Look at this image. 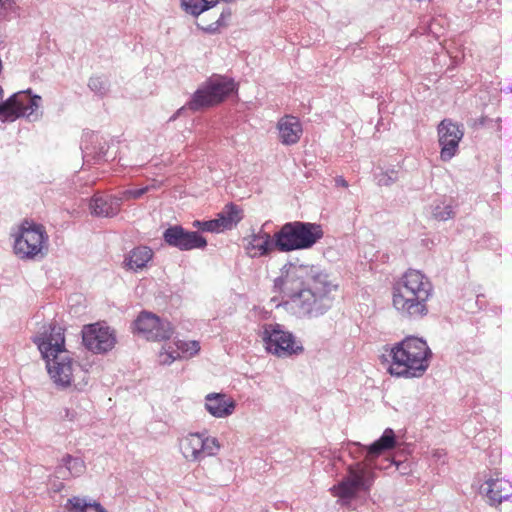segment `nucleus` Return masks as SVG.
<instances>
[{
    "label": "nucleus",
    "instance_id": "1",
    "mask_svg": "<svg viewBox=\"0 0 512 512\" xmlns=\"http://www.w3.org/2000/svg\"><path fill=\"white\" fill-rule=\"evenodd\" d=\"M337 288L318 266L303 264L299 258L286 262L273 284L283 307L298 318L308 319L318 318L332 307L331 292Z\"/></svg>",
    "mask_w": 512,
    "mask_h": 512
},
{
    "label": "nucleus",
    "instance_id": "2",
    "mask_svg": "<svg viewBox=\"0 0 512 512\" xmlns=\"http://www.w3.org/2000/svg\"><path fill=\"white\" fill-rule=\"evenodd\" d=\"M433 295V285L421 271L407 270L393 285L392 303L404 318L421 319L428 312V300Z\"/></svg>",
    "mask_w": 512,
    "mask_h": 512
},
{
    "label": "nucleus",
    "instance_id": "3",
    "mask_svg": "<svg viewBox=\"0 0 512 512\" xmlns=\"http://www.w3.org/2000/svg\"><path fill=\"white\" fill-rule=\"evenodd\" d=\"M396 445V436L391 428H386L381 437L368 446L354 441V505L357 501L364 503L370 498V490L375 482L373 460Z\"/></svg>",
    "mask_w": 512,
    "mask_h": 512
},
{
    "label": "nucleus",
    "instance_id": "4",
    "mask_svg": "<svg viewBox=\"0 0 512 512\" xmlns=\"http://www.w3.org/2000/svg\"><path fill=\"white\" fill-rule=\"evenodd\" d=\"M42 357L46 360L48 373L53 382L61 388L71 385L74 362L65 349V338L61 327L49 325L43 333L33 339Z\"/></svg>",
    "mask_w": 512,
    "mask_h": 512
},
{
    "label": "nucleus",
    "instance_id": "5",
    "mask_svg": "<svg viewBox=\"0 0 512 512\" xmlns=\"http://www.w3.org/2000/svg\"><path fill=\"white\" fill-rule=\"evenodd\" d=\"M432 353L425 340L409 336L389 350V373L404 378H419L429 367Z\"/></svg>",
    "mask_w": 512,
    "mask_h": 512
},
{
    "label": "nucleus",
    "instance_id": "6",
    "mask_svg": "<svg viewBox=\"0 0 512 512\" xmlns=\"http://www.w3.org/2000/svg\"><path fill=\"white\" fill-rule=\"evenodd\" d=\"M324 236L322 226L317 223L292 221L276 231L277 251L292 252L312 248Z\"/></svg>",
    "mask_w": 512,
    "mask_h": 512
},
{
    "label": "nucleus",
    "instance_id": "7",
    "mask_svg": "<svg viewBox=\"0 0 512 512\" xmlns=\"http://www.w3.org/2000/svg\"><path fill=\"white\" fill-rule=\"evenodd\" d=\"M14 253L23 260L43 258L48 251V235L43 225L24 220L12 234Z\"/></svg>",
    "mask_w": 512,
    "mask_h": 512
},
{
    "label": "nucleus",
    "instance_id": "8",
    "mask_svg": "<svg viewBox=\"0 0 512 512\" xmlns=\"http://www.w3.org/2000/svg\"><path fill=\"white\" fill-rule=\"evenodd\" d=\"M235 91L236 83L232 78L215 74L193 93L187 107L192 111H199L223 102Z\"/></svg>",
    "mask_w": 512,
    "mask_h": 512
},
{
    "label": "nucleus",
    "instance_id": "9",
    "mask_svg": "<svg viewBox=\"0 0 512 512\" xmlns=\"http://www.w3.org/2000/svg\"><path fill=\"white\" fill-rule=\"evenodd\" d=\"M261 338L268 353L287 358L303 353L304 347L294 334L278 323H268L262 328Z\"/></svg>",
    "mask_w": 512,
    "mask_h": 512
},
{
    "label": "nucleus",
    "instance_id": "10",
    "mask_svg": "<svg viewBox=\"0 0 512 512\" xmlns=\"http://www.w3.org/2000/svg\"><path fill=\"white\" fill-rule=\"evenodd\" d=\"M134 331L148 341L169 340L174 334V327L167 319H161L152 312L142 311L133 322Z\"/></svg>",
    "mask_w": 512,
    "mask_h": 512
},
{
    "label": "nucleus",
    "instance_id": "11",
    "mask_svg": "<svg viewBox=\"0 0 512 512\" xmlns=\"http://www.w3.org/2000/svg\"><path fill=\"white\" fill-rule=\"evenodd\" d=\"M179 446L184 458L193 462L214 456L220 449L218 440L208 436L206 432L189 433L180 440Z\"/></svg>",
    "mask_w": 512,
    "mask_h": 512
},
{
    "label": "nucleus",
    "instance_id": "12",
    "mask_svg": "<svg viewBox=\"0 0 512 512\" xmlns=\"http://www.w3.org/2000/svg\"><path fill=\"white\" fill-rule=\"evenodd\" d=\"M41 101L42 98L39 95H32L30 90L14 93L8 98L7 104L11 106L6 121L12 122L20 117H25L29 121L38 120L42 115Z\"/></svg>",
    "mask_w": 512,
    "mask_h": 512
},
{
    "label": "nucleus",
    "instance_id": "13",
    "mask_svg": "<svg viewBox=\"0 0 512 512\" xmlns=\"http://www.w3.org/2000/svg\"><path fill=\"white\" fill-rule=\"evenodd\" d=\"M83 345L91 352L103 354L110 351L116 344L114 331L110 327L93 323L84 326L82 330Z\"/></svg>",
    "mask_w": 512,
    "mask_h": 512
},
{
    "label": "nucleus",
    "instance_id": "14",
    "mask_svg": "<svg viewBox=\"0 0 512 512\" xmlns=\"http://www.w3.org/2000/svg\"><path fill=\"white\" fill-rule=\"evenodd\" d=\"M164 242L180 251L203 249L207 246V240L198 232L190 231L181 225H170L162 234Z\"/></svg>",
    "mask_w": 512,
    "mask_h": 512
},
{
    "label": "nucleus",
    "instance_id": "15",
    "mask_svg": "<svg viewBox=\"0 0 512 512\" xmlns=\"http://www.w3.org/2000/svg\"><path fill=\"white\" fill-rule=\"evenodd\" d=\"M438 142L441 147L440 158L450 161L458 152L459 142L464 136L463 125L451 119H443L437 126Z\"/></svg>",
    "mask_w": 512,
    "mask_h": 512
},
{
    "label": "nucleus",
    "instance_id": "16",
    "mask_svg": "<svg viewBox=\"0 0 512 512\" xmlns=\"http://www.w3.org/2000/svg\"><path fill=\"white\" fill-rule=\"evenodd\" d=\"M247 241L246 250L252 258H260L270 256L271 253L277 250L276 232L271 236L260 228L257 232H253L249 237L245 238Z\"/></svg>",
    "mask_w": 512,
    "mask_h": 512
},
{
    "label": "nucleus",
    "instance_id": "17",
    "mask_svg": "<svg viewBox=\"0 0 512 512\" xmlns=\"http://www.w3.org/2000/svg\"><path fill=\"white\" fill-rule=\"evenodd\" d=\"M121 204L122 198L97 193L91 198L89 208L94 216L113 217L118 214Z\"/></svg>",
    "mask_w": 512,
    "mask_h": 512
},
{
    "label": "nucleus",
    "instance_id": "18",
    "mask_svg": "<svg viewBox=\"0 0 512 512\" xmlns=\"http://www.w3.org/2000/svg\"><path fill=\"white\" fill-rule=\"evenodd\" d=\"M490 505H498L512 496V484L505 479H489L481 487Z\"/></svg>",
    "mask_w": 512,
    "mask_h": 512
},
{
    "label": "nucleus",
    "instance_id": "19",
    "mask_svg": "<svg viewBox=\"0 0 512 512\" xmlns=\"http://www.w3.org/2000/svg\"><path fill=\"white\" fill-rule=\"evenodd\" d=\"M235 407V401L224 393H209L205 397V408L215 418L230 416Z\"/></svg>",
    "mask_w": 512,
    "mask_h": 512
},
{
    "label": "nucleus",
    "instance_id": "20",
    "mask_svg": "<svg viewBox=\"0 0 512 512\" xmlns=\"http://www.w3.org/2000/svg\"><path fill=\"white\" fill-rule=\"evenodd\" d=\"M280 142L290 146L296 144L302 135V124L295 116L285 115L277 124Z\"/></svg>",
    "mask_w": 512,
    "mask_h": 512
},
{
    "label": "nucleus",
    "instance_id": "21",
    "mask_svg": "<svg viewBox=\"0 0 512 512\" xmlns=\"http://www.w3.org/2000/svg\"><path fill=\"white\" fill-rule=\"evenodd\" d=\"M176 351H167L160 354V362L165 365L171 364L173 361L180 357V354L186 357H192L200 351V344L198 341H184L176 340L174 342Z\"/></svg>",
    "mask_w": 512,
    "mask_h": 512
},
{
    "label": "nucleus",
    "instance_id": "22",
    "mask_svg": "<svg viewBox=\"0 0 512 512\" xmlns=\"http://www.w3.org/2000/svg\"><path fill=\"white\" fill-rule=\"evenodd\" d=\"M93 142L82 148L83 158L87 163H100L108 161V144L105 140H99L97 135L92 134Z\"/></svg>",
    "mask_w": 512,
    "mask_h": 512
},
{
    "label": "nucleus",
    "instance_id": "23",
    "mask_svg": "<svg viewBox=\"0 0 512 512\" xmlns=\"http://www.w3.org/2000/svg\"><path fill=\"white\" fill-rule=\"evenodd\" d=\"M243 218L242 210L235 204H227L222 212L214 219L219 226V231L230 230Z\"/></svg>",
    "mask_w": 512,
    "mask_h": 512
},
{
    "label": "nucleus",
    "instance_id": "24",
    "mask_svg": "<svg viewBox=\"0 0 512 512\" xmlns=\"http://www.w3.org/2000/svg\"><path fill=\"white\" fill-rule=\"evenodd\" d=\"M85 471V463L79 457H73L69 454L65 455L61 464L56 469L59 478L65 479L68 476L77 477Z\"/></svg>",
    "mask_w": 512,
    "mask_h": 512
},
{
    "label": "nucleus",
    "instance_id": "25",
    "mask_svg": "<svg viewBox=\"0 0 512 512\" xmlns=\"http://www.w3.org/2000/svg\"><path fill=\"white\" fill-rule=\"evenodd\" d=\"M153 252L147 246H139L134 248L125 257V266L133 271H138L146 266V264L152 259Z\"/></svg>",
    "mask_w": 512,
    "mask_h": 512
},
{
    "label": "nucleus",
    "instance_id": "26",
    "mask_svg": "<svg viewBox=\"0 0 512 512\" xmlns=\"http://www.w3.org/2000/svg\"><path fill=\"white\" fill-rule=\"evenodd\" d=\"M331 492L341 505L349 506L352 503V465H348L346 477L334 485Z\"/></svg>",
    "mask_w": 512,
    "mask_h": 512
},
{
    "label": "nucleus",
    "instance_id": "27",
    "mask_svg": "<svg viewBox=\"0 0 512 512\" xmlns=\"http://www.w3.org/2000/svg\"><path fill=\"white\" fill-rule=\"evenodd\" d=\"M63 512H107L100 503L90 502L86 498L72 497L68 499Z\"/></svg>",
    "mask_w": 512,
    "mask_h": 512
},
{
    "label": "nucleus",
    "instance_id": "28",
    "mask_svg": "<svg viewBox=\"0 0 512 512\" xmlns=\"http://www.w3.org/2000/svg\"><path fill=\"white\" fill-rule=\"evenodd\" d=\"M181 5L187 13L199 16L204 11L213 8L215 3L212 0H181Z\"/></svg>",
    "mask_w": 512,
    "mask_h": 512
},
{
    "label": "nucleus",
    "instance_id": "29",
    "mask_svg": "<svg viewBox=\"0 0 512 512\" xmlns=\"http://www.w3.org/2000/svg\"><path fill=\"white\" fill-rule=\"evenodd\" d=\"M231 16V10L230 9H224L218 19L210 24L203 25L202 23H197V27L203 30L204 32L208 34H215L220 31L221 27L226 26V20L229 19Z\"/></svg>",
    "mask_w": 512,
    "mask_h": 512
},
{
    "label": "nucleus",
    "instance_id": "30",
    "mask_svg": "<svg viewBox=\"0 0 512 512\" xmlns=\"http://www.w3.org/2000/svg\"><path fill=\"white\" fill-rule=\"evenodd\" d=\"M374 178L379 186H389L397 180L398 172L394 169L384 170L379 167L374 172Z\"/></svg>",
    "mask_w": 512,
    "mask_h": 512
},
{
    "label": "nucleus",
    "instance_id": "31",
    "mask_svg": "<svg viewBox=\"0 0 512 512\" xmlns=\"http://www.w3.org/2000/svg\"><path fill=\"white\" fill-rule=\"evenodd\" d=\"M432 215L438 221H446L454 217L455 211L451 204H437L432 209Z\"/></svg>",
    "mask_w": 512,
    "mask_h": 512
},
{
    "label": "nucleus",
    "instance_id": "32",
    "mask_svg": "<svg viewBox=\"0 0 512 512\" xmlns=\"http://www.w3.org/2000/svg\"><path fill=\"white\" fill-rule=\"evenodd\" d=\"M88 87L94 93L103 96L108 91V81L107 79L99 76L91 77L88 82Z\"/></svg>",
    "mask_w": 512,
    "mask_h": 512
},
{
    "label": "nucleus",
    "instance_id": "33",
    "mask_svg": "<svg viewBox=\"0 0 512 512\" xmlns=\"http://www.w3.org/2000/svg\"><path fill=\"white\" fill-rule=\"evenodd\" d=\"M193 227L203 232L220 233L218 223L214 219L207 221L195 220Z\"/></svg>",
    "mask_w": 512,
    "mask_h": 512
},
{
    "label": "nucleus",
    "instance_id": "34",
    "mask_svg": "<svg viewBox=\"0 0 512 512\" xmlns=\"http://www.w3.org/2000/svg\"><path fill=\"white\" fill-rule=\"evenodd\" d=\"M385 464H377L376 459L372 462V471L376 475L375 470H385L388 471L390 468L395 467V469H400L402 466L401 462H396L394 459L386 458L383 460Z\"/></svg>",
    "mask_w": 512,
    "mask_h": 512
},
{
    "label": "nucleus",
    "instance_id": "35",
    "mask_svg": "<svg viewBox=\"0 0 512 512\" xmlns=\"http://www.w3.org/2000/svg\"><path fill=\"white\" fill-rule=\"evenodd\" d=\"M149 190V187H143L139 189H129L123 192V199H139L142 197L147 191Z\"/></svg>",
    "mask_w": 512,
    "mask_h": 512
},
{
    "label": "nucleus",
    "instance_id": "36",
    "mask_svg": "<svg viewBox=\"0 0 512 512\" xmlns=\"http://www.w3.org/2000/svg\"><path fill=\"white\" fill-rule=\"evenodd\" d=\"M2 98H3V89L0 86V120L2 122H6V119L9 116L8 112H9L11 104H7L8 99L3 101Z\"/></svg>",
    "mask_w": 512,
    "mask_h": 512
},
{
    "label": "nucleus",
    "instance_id": "37",
    "mask_svg": "<svg viewBox=\"0 0 512 512\" xmlns=\"http://www.w3.org/2000/svg\"><path fill=\"white\" fill-rule=\"evenodd\" d=\"M76 416V411L70 408H64L63 411L60 412V418L63 420L74 421Z\"/></svg>",
    "mask_w": 512,
    "mask_h": 512
},
{
    "label": "nucleus",
    "instance_id": "38",
    "mask_svg": "<svg viewBox=\"0 0 512 512\" xmlns=\"http://www.w3.org/2000/svg\"><path fill=\"white\" fill-rule=\"evenodd\" d=\"M487 6L496 12L500 6L499 0H487Z\"/></svg>",
    "mask_w": 512,
    "mask_h": 512
},
{
    "label": "nucleus",
    "instance_id": "39",
    "mask_svg": "<svg viewBox=\"0 0 512 512\" xmlns=\"http://www.w3.org/2000/svg\"><path fill=\"white\" fill-rule=\"evenodd\" d=\"M335 183L337 186L348 187V182L342 176H338L335 179Z\"/></svg>",
    "mask_w": 512,
    "mask_h": 512
},
{
    "label": "nucleus",
    "instance_id": "40",
    "mask_svg": "<svg viewBox=\"0 0 512 512\" xmlns=\"http://www.w3.org/2000/svg\"><path fill=\"white\" fill-rule=\"evenodd\" d=\"M15 0H0V9L11 7Z\"/></svg>",
    "mask_w": 512,
    "mask_h": 512
},
{
    "label": "nucleus",
    "instance_id": "41",
    "mask_svg": "<svg viewBox=\"0 0 512 512\" xmlns=\"http://www.w3.org/2000/svg\"><path fill=\"white\" fill-rule=\"evenodd\" d=\"M402 466L400 467V469H398L400 471V473L402 475L406 474L407 473V465H404L403 463H401Z\"/></svg>",
    "mask_w": 512,
    "mask_h": 512
},
{
    "label": "nucleus",
    "instance_id": "42",
    "mask_svg": "<svg viewBox=\"0 0 512 512\" xmlns=\"http://www.w3.org/2000/svg\"><path fill=\"white\" fill-rule=\"evenodd\" d=\"M483 297H484L483 295H478V296H477L476 303H477V304L482 303L481 298H483Z\"/></svg>",
    "mask_w": 512,
    "mask_h": 512
},
{
    "label": "nucleus",
    "instance_id": "43",
    "mask_svg": "<svg viewBox=\"0 0 512 512\" xmlns=\"http://www.w3.org/2000/svg\"><path fill=\"white\" fill-rule=\"evenodd\" d=\"M451 58L454 60L455 63H458V60H457L458 57L457 56H454V57H451Z\"/></svg>",
    "mask_w": 512,
    "mask_h": 512
},
{
    "label": "nucleus",
    "instance_id": "44",
    "mask_svg": "<svg viewBox=\"0 0 512 512\" xmlns=\"http://www.w3.org/2000/svg\"><path fill=\"white\" fill-rule=\"evenodd\" d=\"M510 90L512 91V86L510 87Z\"/></svg>",
    "mask_w": 512,
    "mask_h": 512
}]
</instances>
